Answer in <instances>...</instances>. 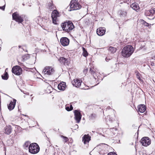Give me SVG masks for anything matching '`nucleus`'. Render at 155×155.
<instances>
[{
    "label": "nucleus",
    "mask_w": 155,
    "mask_h": 155,
    "mask_svg": "<svg viewBox=\"0 0 155 155\" xmlns=\"http://www.w3.org/2000/svg\"><path fill=\"white\" fill-rule=\"evenodd\" d=\"M51 17L53 23L55 25H57V21H58V17H59L58 12L56 10H54L52 12Z\"/></svg>",
    "instance_id": "423d86ee"
},
{
    "label": "nucleus",
    "mask_w": 155,
    "mask_h": 155,
    "mask_svg": "<svg viewBox=\"0 0 155 155\" xmlns=\"http://www.w3.org/2000/svg\"><path fill=\"white\" fill-rule=\"evenodd\" d=\"M90 117L91 119H93L96 117V115L95 114H92Z\"/></svg>",
    "instance_id": "7c9ffc66"
},
{
    "label": "nucleus",
    "mask_w": 155,
    "mask_h": 155,
    "mask_svg": "<svg viewBox=\"0 0 155 155\" xmlns=\"http://www.w3.org/2000/svg\"><path fill=\"white\" fill-rule=\"evenodd\" d=\"M108 50L109 52H110L111 53L114 54L116 52L117 49L115 48L110 46Z\"/></svg>",
    "instance_id": "5701e85b"
},
{
    "label": "nucleus",
    "mask_w": 155,
    "mask_h": 155,
    "mask_svg": "<svg viewBox=\"0 0 155 155\" xmlns=\"http://www.w3.org/2000/svg\"><path fill=\"white\" fill-rule=\"evenodd\" d=\"M106 31L104 27H100L97 30V34L99 36H102L104 35Z\"/></svg>",
    "instance_id": "ddd939ff"
},
{
    "label": "nucleus",
    "mask_w": 155,
    "mask_h": 155,
    "mask_svg": "<svg viewBox=\"0 0 155 155\" xmlns=\"http://www.w3.org/2000/svg\"><path fill=\"white\" fill-rule=\"evenodd\" d=\"M45 74L51 75L54 72V70L52 67H46L43 71Z\"/></svg>",
    "instance_id": "9d476101"
},
{
    "label": "nucleus",
    "mask_w": 155,
    "mask_h": 155,
    "mask_svg": "<svg viewBox=\"0 0 155 155\" xmlns=\"http://www.w3.org/2000/svg\"><path fill=\"white\" fill-rule=\"evenodd\" d=\"M108 155H117V154L114 152H110L108 154Z\"/></svg>",
    "instance_id": "c9c22d12"
},
{
    "label": "nucleus",
    "mask_w": 155,
    "mask_h": 155,
    "mask_svg": "<svg viewBox=\"0 0 155 155\" xmlns=\"http://www.w3.org/2000/svg\"><path fill=\"white\" fill-rule=\"evenodd\" d=\"M111 112L112 113L111 115H109V117H110V119L112 120L113 119V117L114 116V110H110Z\"/></svg>",
    "instance_id": "cd10ccee"
},
{
    "label": "nucleus",
    "mask_w": 155,
    "mask_h": 155,
    "mask_svg": "<svg viewBox=\"0 0 155 155\" xmlns=\"http://www.w3.org/2000/svg\"><path fill=\"white\" fill-rule=\"evenodd\" d=\"M12 72L14 74L19 75L22 73V70L20 66L16 65L12 68Z\"/></svg>",
    "instance_id": "0eeeda50"
},
{
    "label": "nucleus",
    "mask_w": 155,
    "mask_h": 155,
    "mask_svg": "<svg viewBox=\"0 0 155 155\" xmlns=\"http://www.w3.org/2000/svg\"><path fill=\"white\" fill-rule=\"evenodd\" d=\"M12 17L14 20L18 22V23H20L23 21V18H25V16L24 15H20L17 12H16L13 13Z\"/></svg>",
    "instance_id": "39448f33"
},
{
    "label": "nucleus",
    "mask_w": 155,
    "mask_h": 155,
    "mask_svg": "<svg viewBox=\"0 0 155 155\" xmlns=\"http://www.w3.org/2000/svg\"><path fill=\"white\" fill-rule=\"evenodd\" d=\"M60 42L61 45L63 46H67L69 44V40L66 37H63L61 39Z\"/></svg>",
    "instance_id": "f8f14e48"
},
{
    "label": "nucleus",
    "mask_w": 155,
    "mask_h": 155,
    "mask_svg": "<svg viewBox=\"0 0 155 155\" xmlns=\"http://www.w3.org/2000/svg\"><path fill=\"white\" fill-rule=\"evenodd\" d=\"M66 109L68 111H71V109H70V108L69 107V106L68 105H67L66 107Z\"/></svg>",
    "instance_id": "72a5a7b5"
},
{
    "label": "nucleus",
    "mask_w": 155,
    "mask_h": 155,
    "mask_svg": "<svg viewBox=\"0 0 155 155\" xmlns=\"http://www.w3.org/2000/svg\"><path fill=\"white\" fill-rule=\"evenodd\" d=\"M82 81L79 79L75 78L72 82L73 85L76 87L80 86L81 84Z\"/></svg>",
    "instance_id": "4468645a"
},
{
    "label": "nucleus",
    "mask_w": 155,
    "mask_h": 155,
    "mask_svg": "<svg viewBox=\"0 0 155 155\" xmlns=\"http://www.w3.org/2000/svg\"><path fill=\"white\" fill-rule=\"evenodd\" d=\"M8 74L7 72L5 71L4 74V75H2V78L4 80H7L8 79Z\"/></svg>",
    "instance_id": "bb28decb"
},
{
    "label": "nucleus",
    "mask_w": 155,
    "mask_h": 155,
    "mask_svg": "<svg viewBox=\"0 0 155 155\" xmlns=\"http://www.w3.org/2000/svg\"><path fill=\"white\" fill-rule=\"evenodd\" d=\"M141 143L143 146H147L151 143L150 139L147 137H145L142 138Z\"/></svg>",
    "instance_id": "1a4fd4ad"
},
{
    "label": "nucleus",
    "mask_w": 155,
    "mask_h": 155,
    "mask_svg": "<svg viewBox=\"0 0 155 155\" xmlns=\"http://www.w3.org/2000/svg\"><path fill=\"white\" fill-rule=\"evenodd\" d=\"M134 51L133 47L131 45H128L123 48L122 54L123 57L127 58L130 56Z\"/></svg>",
    "instance_id": "f257e3e1"
},
{
    "label": "nucleus",
    "mask_w": 155,
    "mask_h": 155,
    "mask_svg": "<svg viewBox=\"0 0 155 155\" xmlns=\"http://www.w3.org/2000/svg\"><path fill=\"white\" fill-rule=\"evenodd\" d=\"M29 151L31 153H37L39 151L40 148L36 143H33L30 144L29 147Z\"/></svg>",
    "instance_id": "7ed1b4c3"
},
{
    "label": "nucleus",
    "mask_w": 155,
    "mask_h": 155,
    "mask_svg": "<svg viewBox=\"0 0 155 155\" xmlns=\"http://www.w3.org/2000/svg\"><path fill=\"white\" fill-rule=\"evenodd\" d=\"M16 102V100L15 99H14L13 101H11L9 104L8 105V107L10 110H12L14 108Z\"/></svg>",
    "instance_id": "6ab92c4d"
},
{
    "label": "nucleus",
    "mask_w": 155,
    "mask_h": 155,
    "mask_svg": "<svg viewBox=\"0 0 155 155\" xmlns=\"http://www.w3.org/2000/svg\"><path fill=\"white\" fill-rule=\"evenodd\" d=\"M137 78L140 81H141V79L140 78V74L139 73H138L137 74Z\"/></svg>",
    "instance_id": "473e14b6"
},
{
    "label": "nucleus",
    "mask_w": 155,
    "mask_h": 155,
    "mask_svg": "<svg viewBox=\"0 0 155 155\" xmlns=\"http://www.w3.org/2000/svg\"><path fill=\"white\" fill-rule=\"evenodd\" d=\"M146 109V107L144 104H141L137 106V111L138 113H143Z\"/></svg>",
    "instance_id": "dca6fc26"
},
{
    "label": "nucleus",
    "mask_w": 155,
    "mask_h": 155,
    "mask_svg": "<svg viewBox=\"0 0 155 155\" xmlns=\"http://www.w3.org/2000/svg\"><path fill=\"white\" fill-rule=\"evenodd\" d=\"M88 69L87 68L85 69H84V73H86L88 71Z\"/></svg>",
    "instance_id": "4c0bfd02"
},
{
    "label": "nucleus",
    "mask_w": 155,
    "mask_h": 155,
    "mask_svg": "<svg viewBox=\"0 0 155 155\" xmlns=\"http://www.w3.org/2000/svg\"><path fill=\"white\" fill-rule=\"evenodd\" d=\"M74 118L77 121V123H79L81 119V115L80 112L78 110H75L74 111Z\"/></svg>",
    "instance_id": "9b49d317"
},
{
    "label": "nucleus",
    "mask_w": 155,
    "mask_h": 155,
    "mask_svg": "<svg viewBox=\"0 0 155 155\" xmlns=\"http://www.w3.org/2000/svg\"><path fill=\"white\" fill-rule=\"evenodd\" d=\"M71 10H77L81 8V6L77 0H72L70 4Z\"/></svg>",
    "instance_id": "20e7f679"
},
{
    "label": "nucleus",
    "mask_w": 155,
    "mask_h": 155,
    "mask_svg": "<svg viewBox=\"0 0 155 155\" xmlns=\"http://www.w3.org/2000/svg\"><path fill=\"white\" fill-rule=\"evenodd\" d=\"M82 50L83 52L82 53L83 55L85 57H87L88 55V53L86 49L84 47H82Z\"/></svg>",
    "instance_id": "a878e982"
},
{
    "label": "nucleus",
    "mask_w": 155,
    "mask_h": 155,
    "mask_svg": "<svg viewBox=\"0 0 155 155\" xmlns=\"http://www.w3.org/2000/svg\"><path fill=\"white\" fill-rule=\"evenodd\" d=\"M12 130V128L10 125L6 126L4 129V132L6 134L9 135L10 134Z\"/></svg>",
    "instance_id": "a211bd4d"
},
{
    "label": "nucleus",
    "mask_w": 155,
    "mask_h": 155,
    "mask_svg": "<svg viewBox=\"0 0 155 155\" xmlns=\"http://www.w3.org/2000/svg\"><path fill=\"white\" fill-rule=\"evenodd\" d=\"M19 64L20 65H21V64Z\"/></svg>",
    "instance_id": "79ce46f5"
},
{
    "label": "nucleus",
    "mask_w": 155,
    "mask_h": 155,
    "mask_svg": "<svg viewBox=\"0 0 155 155\" xmlns=\"http://www.w3.org/2000/svg\"><path fill=\"white\" fill-rule=\"evenodd\" d=\"M68 105L70 108V109H71V110H72L73 109V107L72 105L71 104Z\"/></svg>",
    "instance_id": "e433bc0d"
},
{
    "label": "nucleus",
    "mask_w": 155,
    "mask_h": 155,
    "mask_svg": "<svg viewBox=\"0 0 155 155\" xmlns=\"http://www.w3.org/2000/svg\"><path fill=\"white\" fill-rule=\"evenodd\" d=\"M66 87V83L62 82L60 83L58 86V88L59 90L64 91Z\"/></svg>",
    "instance_id": "aec40b11"
},
{
    "label": "nucleus",
    "mask_w": 155,
    "mask_h": 155,
    "mask_svg": "<svg viewBox=\"0 0 155 155\" xmlns=\"http://www.w3.org/2000/svg\"><path fill=\"white\" fill-rule=\"evenodd\" d=\"M30 144V143L28 142H25L24 145V147L26 149L28 147V146Z\"/></svg>",
    "instance_id": "c756f323"
},
{
    "label": "nucleus",
    "mask_w": 155,
    "mask_h": 155,
    "mask_svg": "<svg viewBox=\"0 0 155 155\" xmlns=\"http://www.w3.org/2000/svg\"><path fill=\"white\" fill-rule=\"evenodd\" d=\"M130 7L133 9L137 11L140 9L137 3H133L131 5Z\"/></svg>",
    "instance_id": "4be33fe9"
},
{
    "label": "nucleus",
    "mask_w": 155,
    "mask_h": 155,
    "mask_svg": "<svg viewBox=\"0 0 155 155\" xmlns=\"http://www.w3.org/2000/svg\"><path fill=\"white\" fill-rule=\"evenodd\" d=\"M47 7L48 9L51 10H54L56 8L55 6L53 4L52 1H50L48 3Z\"/></svg>",
    "instance_id": "412c9836"
},
{
    "label": "nucleus",
    "mask_w": 155,
    "mask_h": 155,
    "mask_svg": "<svg viewBox=\"0 0 155 155\" xmlns=\"http://www.w3.org/2000/svg\"><path fill=\"white\" fill-rule=\"evenodd\" d=\"M142 23L144 25L146 26H148L149 25V24L144 21V20L142 21Z\"/></svg>",
    "instance_id": "2f4dec72"
},
{
    "label": "nucleus",
    "mask_w": 155,
    "mask_h": 155,
    "mask_svg": "<svg viewBox=\"0 0 155 155\" xmlns=\"http://www.w3.org/2000/svg\"><path fill=\"white\" fill-rule=\"evenodd\" d=\"M97 73L96 74H94V76L96 78H95V79H97L96 77L98 78V76L97 75Z\"/></svg>",
    "instance_id": "ea45409f"
},
{
    "label": "nucleus",
    "mask_w": 155,
    "mask_h": 155,
    "mask_svg": "<svg viewBox=\"0 0 155 155\" xmlns=\"http://www.w3.org/2000/svg\"><path fill=\"white\" fill-rule=\"evenodd\" d=\"M58 60L61 64L64 65H68L69 64L68 59L65 58L61 57Z\"/></svg>",
    "instance_id": "f3484780"
},
{
    "label": "nucleus",
    "mask_w": 155,
    "mask_h": 155,
    "mask_svg": "<svg viewBox=\"0 0 155 155\" xmlns=\"http://www.w3.org/2000/svg\"><path fill=\"white\" fill-rule=\"evenodd\" d=\"M94 68H91L89 70V72L92 74H93V77L94 78H96L94 76V74H96L97 72L94 70Z\"/></svg>",
    "instance_id": "393cba45"
},
{
    "label": "nucleus",
    "mask_w": 155,
    "mask_h": 155,
    "mask_svg": "<svg viewBox=\"0 0 155 155\" xmlns=\"http://www.w3.org/2000/svg\"><path fill=\"white\" fill-rule=\"evenodd\" d=\"M61 26L63 30L69 32L72 30L74 28V26L72 22L68 21L62 23Z\"/></svg>",
    "instance_id": "f03ea898"
},
{
    "label": "nucleus",
    "mask_w": 155,
    "mask_h": 155,
    "mask_svg": "<svg viewBox=\"0 0 155 155\" xmlns=\"http://www.w3.org/2000/svg\"><path fill=\"white\" fill-rule=\"evenodd\" d=\"M61 137L63 139V141L64 142V143L67 142L68 140V139L67 137H64L63 135H61Z\"/></svg>",
    "instance_id": "c85d7f7f"
},
{
    "label": "nucleus",
    "mask_w": 155,
    "mask_h": 155,
    "mask_svg": "<svg viewBox=\"0 0 155 155\" xmlns=\"http://www.w3.org/2000/svg\"><path fill=\"white\" fill-rule=\"evenodd\" d=\"M75 127H78V125L77 124H76L75 126Z\"/></svg>",
    "instance_id": "a19ab883"
},
{
    "label": "nucleus",
    "mask_w": 155,
    "mask_h": 155,
    "mask_svg": "<svg viewBox=\"0 0 155 155\" xmlns=\"http://www.w3.org/2000/svg\"><path fill=\"white\" fill-rule=\"evenodd\" d=\"M127 13V12L126 11L121 10L120 11L119 14L121 17L122 16L125 17L126 16Z\"/></svg>",
    "instance_id": "b1692460"
},
{
    "label": "nucleus",
    "mask_w": 155,
    "mask_h": 155,
    "mask_svg": "<svg viewBox=\"0 0 155 155\" xmlns=\"http://www.w3.org/2000/svg\"><path fill=\"white\" fill-rule=\"evenodd\" d=\"M91 137L88 134H85L82 137V141L84 143L87 144L91 140Z\"/></svg>",
    "instance_id": "2eb2a0df"
},
{
    "label": "nucleus",
    "mask_w": 155,
    "mask_h": 155,
    "mask_svg": "<svg viewBox=\"0 0 155 155\" xmlns=\"http://www.w3.org/2000/svg\"><path fill=\"white\" fill-rule=\"evenodd\" d=\"M110 58H108L106 57L105 58V60L106 61H108L109 60H110Z\"/></svg>",
    "instance_id": "58836bf2"
},
{
    "label": "nucleus",
    "mask_w": 155,
    "mask_h": 155,
    "mask_svg": "<svg viewBox=\"0 0 155 155\" xmlns=\"http://www.w3.org/2000/svg\"><path fill=\"white\" fill-rule=\"evenodd\" d=\"M5 7V4L2 6H0V9L3 11H4Z\"/></svg>",
    "instance_id": "f704fd0d"
},
{
    "label": "nucleus",
    "mask_w": 155,
    "mask_h": 155,
    "mask_svg": "<svg viewBox=\"0 0 155 155\" xmlns=\"http://www.w3.org/2000/svg\"><path fill=\"white\" fill-rule=\"evenodd\" d=\"M145 15L146 16L152 17L151 18H153L155 17V8H151L149 10H146L145 12Z\"/></svg>",
    "instance_id": "6e6552de"
}]
</instances>
